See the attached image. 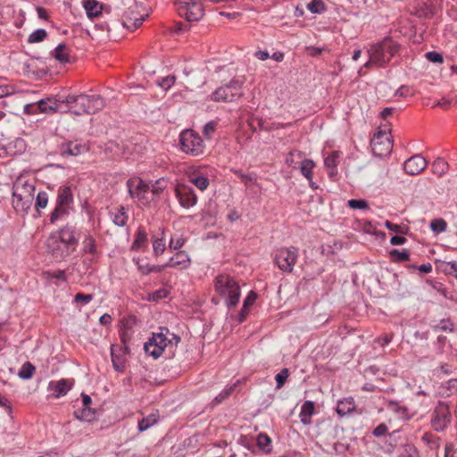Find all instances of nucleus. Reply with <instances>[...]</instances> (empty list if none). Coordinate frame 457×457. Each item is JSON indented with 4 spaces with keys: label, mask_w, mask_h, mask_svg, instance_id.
Instances as JSON below:
<instances>
[{
    "label": "nucleus",
    "mask_w": 457,
    "mask_h": 457,
    "mask_svg": "<svg viewBox=\"0 0 457 457\" xmlns=\"http://www.w3.org/2000/svg\"><path fill=\"white\" fill-rule=\"evenodd\" d=\"M67 111L75 115L95 114L104 107V100L99 95H68Z\"/></svg>",
    "instance_id": "nucleus-1"
},
{
    "label": "nucleus",
    "mask_w": 457,
    "mask_h": 457,
    "mask_svg": "<svg viewBox=\"0 0 457 457\" xmlns=\"http://www.w3.org/2000/svg\"><path fill=\"white\" fill-rule=\"evenodd\" d=\"M159 333H153L152 337L145 343L144 349L146 354L154 359L160 357L166 347L177 345L180 342V337L170 333L167 328H160Z\"/></svg>",
    "instance_id": "nucleus-2"
},
{
    "label": "nucleus",
    "mask_w": 457,
    "mask_h": 457,
    "mask_svg": "<svg viewBox=\"0 0 457 457\" xmlns=\"http://www.w3.org/2000/svg\"><path fill=\"white\" fill-rule=\"evenodd\" d=\"M399 50L400 45L391 37H386L383 40L372 44L368 49V54H373L377 67L386 68Z\"/></svg>",
    "instance_id": "nucleus-3"
},
{
    "label": "nucleus",
    "mask_w": 457,
    "mask_h": 457,
    "mask_svg": "<svg viewBox=\"0 0 457 457\" xmlns=\"http://www.w3.org/2000/svg\"><path fill=\"white\" fill-rule=\"evenodd\" d=\"M216 291L226 297V303L228 308L237 305L240 299V287L237 281L229 275L220 274L214 280Z\"/></svg>",
    "instance_id": "nucleus-4"
},
{
    "label": "nucleus",
    "mask_w": 457,
    "mask_h": 457,
    "mask_svg": "<svg viewBox=\"0 0 457 457\" xmlns=\"http://www.w3.org/2000/svg\"><path fill=\"white\" fill-rule=\"evenodd\" d=\"M180 150L191 156H199L205 151V144L198 133L193 129H184L179 135Z\"/></svg>",
    "instance_id": "nucleus-5"
},
{
    "label": "nucleus",
    "mask_w": 457,
    "mask_h": 457,
    "mask_svg": "<svg viewBox=\"0 0 457 457\" xmlns=\"http://www.w3.org/2000/svg\"><path fill=\"white\" fill-rule=\"evenodd\" d=\"M245 80L232 79L228 84L218 87L211 96L214 102H234L243 96L242 86Z\"/></svg>",
    "instance_id": "nucleus-6"
},
{
    "label": "nucleus",
    "mask_w": 457,
    "mask_h": 457,
    "mask_svg": "<svg viewBox=\"0 0 457 457\" xmlns=\"http://www.w3.org/2000/svg\"><path fill=\"white\" fill-rule=\"evenodd\" d=\"M298 257V250L295 247H282L274 253L275 264L283 271L292 272Z\"/></svg>",
    "instance_id": "nucleus-7"
},
{
    "label": "nucleus",
    "mask_w": 457,
    "mask_h": 457,
    "mask_svg": "<svg viewBox=\"0 0 457 457\" xmlns=\"http://www.w3.org/2000/svg\"><path fill=\"white\" fill-rule=\"evenodd\" d=\"M178 12L184 16L187 21H198L204 14V5L201 0H179Z\"/></svg>",
    "instance_id": "nucleus-8"
},
{
    "label": "nucleus",
    "mask_w": 457,
    "mask_h": 457,
    "mask_svg": "<svg viewBox=\"0 0 457 457\" xmlns=\"http://www.w3.org/2000/svg\"><path fill=\"white\" fill-rule=\"evenodd\" d=\"M58 233L60 242L65 246V250L62 251L61 257H67L76 250L79 243V234L75 227L71 225L64 226Z\"/></svg>",
    "instance_id": "nucleus-9"
},
{
    "label": "nucleus",
    "mask_w": 457,
    "mask_h": 457,
    "mask_svg": "<svg viewBox=\"0 0 457 457\" xmlns=\"http://www.w3.org/2000/svg\"><path fill=\"white\" fill-rule=\"evenodd\" d=\"M370 147L375 155L386 156L393 149V141L385 131H378L370 140Z\"/></svg>",
    "instance_id": "nucleus-10"
},
{
    "label": "nucleus",
    "mask_w": 457,
    "mask_h": 457,
    "mask_svg": "<svg viewBox=\"0 0 457 457\" xmlns=\"http://www.w3.org/2000/svg\"><path fill=\"white\" fill-rule=\"evenodd\" d=\"M175 196L179 200L180 206L186 209L195 206L198 201L194 188L182 183L175 187Z\"/></svg>",
    "instance_id": "nucleus-11"
},
{
    "label": "nucleus",
    "mask_w": 457,
    "mask_h": 457,
    "mask_svg": "<svg viewBox=\"0 0 457 457\" xmlns=\"http://www.w3.org/2000/svg\"><path fill=\"white\" fill-rule=\"evenodd\" d=\"M451 413L447 405L439 403L433 411L431 423L435 428H446L450 424Z\"/></svg>",
    "instance_id": "nucleus-12"
},
{
    "label": "nucleus",
    "mask_w": 457,
    "mask_h": 457,
    "mask_svg": "<svg viewBox=\"0 0 457 457\" xmlns=\"http://www.w3.org/2000/svg\"><path fill=\"white\" fill-rule=\"evenodd\" d=\"M428 166L427 160L421 154H414L403 164L404 171L411 176L421 173Z\"/></svg>",
    "instance_id": "nucleus-13"
},
{
    "label": "nucleus",
    "mask_w": 457,
    "mask_h": 457,
    "mask_svg": "<svg viewBox=\"0 0 457 457\" xmlns=\"http://www.w3.org/2000/svg\"><path fill=\"white\" fill-rule=\"evenodd\" d=\"M86 151H87L86 145L77 140L68 141L60 145V154L62 156H78Z\"/></svg>",
    "instance_id": "nucleus-14"
},
{
    "label": "nucleus",
    "mask_w": 457,
    "mask_h": 457,
    "mask_svg": "<svg viewBox=\"0 0 457 457\" xmlns=\"http://www.w3.org/2000/svg\"><path fill=\"white\" fill-rule=\"evenodd\" d=\"M136 318L130 317L127 320L126 322L122 324L121 328L120 329V338L122 343V352L124 354L129 353V343L130 342L133 335V331L131 328V324L135 323Z\"/></svg>",
    "instance_id": "nucleus-15"
},
{
    "label": "nucleus",
    "mask_w": 457,
    "mask_h": 457,
    "mask_svg": "<svg viewBox=\"0 0 457 457\" xmlns=\"http://www.w3.org/2000/svg\"><path fill=\"white\" fill-rule=\"evenodd\" d=\"M73 379L62 378L56 382L51 381L48 389L53 392L54 397L65 395L73 386Z\"/></svg>",
    "instance_id": "nucleus-16"
},
{
    "label": "nucleus",
    "mask_w": 457,
    "mask_h": 457,
    "mask_svg": "<svg viewBox=\"0 0 457 457\" xmlns=\"http://www.w3.org/2000/svg\"><path fill=\"white\" fill-rule=\"evenodd\" d=\"M127 187L131 197H137L141 200V195L148 192L149 186L141 179H129L127 181Z\"/></svg>",
    "instance_id": "nucleus-17"
},
{
    "label": "nucleus",
    "mask_w": 457,
    "mask_h": 457,
    "mask_svg": "<svg viewBox=\"0 0 457 457\" xmlns=\"http://www.w3.org/2000/svg\"><path fill=\"white\" fill-rule=\"evenodd\" d=\"M35 186L26 180L19 178L15 180L12 186V197H17L19 195H32L34 196Z\"/></svg>",
    "instance_id": "nucleus-18"
},
{
    "label": "nucleus",
    "mask_w": 457,
    "mask_h": 457,
    "mask_svg": "<svg viewBox=\"0 0 457 457\" xmlns=\"http://www.w3.org/2000/svg\"><path fill=\"white\" fill-rule=\"evenodd\" d=\"M451 349L447 337L442 335H438L436 340L432 344V356H441L445 353Z\"/></svg>",
    "instance_id": "nucleus-19"
},
{
    "label": "nucleus",
    "mask_w": 457,
    "mask_h": 457,
    "mask_svg": "<svg viewBox=\"0 0 457 457\" xmlns=\"http://www.w3.org/2000/svg\"><path fill=\"white\" fill-rule=\"evenodd\" d=\"M73 203V195L71 187L64 186L58 189V195L56 204L62 206L71 208V204Z\"/></svg>",
    "instance_id": "nucleus-20"
},
{
    "label": "nucleus",
    "mask_w": 457,
    "mask_h": 457,
    "mask_svg": "<svg viewBox=\"0 0 457 457\" xmlns=\"http://www.w3.org/2000/svg\"><path fill=\"white\" fill-rule=\"evenodd\" d=\"M386 409L395 413L400 420H409V409L406 406L400 405L399 403L395 401H388L386 403Z\"/></svg>",
    "instance_id": "nucleus-21"
},
{
    "label": "nucleus",
    "mask_w": 457,
    "mask_h": 457,
    "mask_svg": "<svg viewBox=\"0 0 457 457\" xmlns=\"http://www.w3.org/2000/svg\"><path fill=\"white\" fill-rule=\"evenodd\" d=\"M66 100L68 99V96H64L62 95H56L53 97H47V101L49 103L48 106H51L54 109V113L57 112H68L66 107Z\"/></svg>",
    "instance_id": "nucleus-22"
},
{
    "label": "nucleus",
    "mask_w": 457,
    "mask_h": 457,
    "mask_svg": "<svg viewBox=\"0 0 457 457\" xmlns=\"http://www.w3.org/2000/svg\"><path fill=\"white\" fill-rule=\"evenodd\" d=\"M355 410V403L353 401V398H345L342 400H339L337 402V412L340 417H343Z\"/></svg>",
    "instance_id": "nucleus-23"
},
{
    "label": "nucleus",
    "mask_w": 457,
    "mask_h": 457,
    "mask_svg": "<svg viewBox=\"0 0 457 457\" xmlns=\"http://www.w3.org/2000/svg\"><path fill=\"white\" fill-rule=\"evenodd\" d=\"M34 196L32 195H24L17 197H12V205L16 210L28 211L33 202Z\"/></svg>",
    "instance_id": "nucleus-24"
},
{
    "label": "nucleus",
    "mask_w": 457,
    "mask_h": 457,
    "mask_svg": "<svg viewBox=\"0 0 457 457\" xmlns=\"http://www.w3.org/2000/svg\"><path fill=\"white\" fill-rule=\"evenodd\" d=\"M54 57L62 64L71 62L70 49L66 44H59L54 50Z\"/></svg>",
    "instance_id": "nucleus-25"
},
{
    "label": "nucleus",
    "mask_w": 457,
    "mask_h": 457,
    "mask_svg": "<svg viewBox=\"0 0 457 457\" xmlns=\"http://www.w3.org/2000/svg\"><path fill=\"white\" fill-rule=\"evenodd\" d=\"M315 406L314 403L312 401H305L300 411V419L303 425H309L311 423V418L314 413Z\"/></svg>",
    "instance_id": "nucleus-26"
},
{
    "label": "nucleus",
    "mask_w": 457,
    "mask_h": 457,
    "mask_svg": "<svg viewBox=\"0 0 457 457\" xmlns=\"http://www.w3.org/2000/svg\"><path fill=\"white\" fill-rule=\"evenodd\" d=\"M147 245V234L143 227H139L136 232L134 242L131 245L132 251H138Z\"/></svg>",
    "instance_id": "nucleus-27"
},
{
    "label": "nucleus",
    "mask_w": 457,
    "mask_h": 457,
    "mask_svg": "<svg viewBox=\"0 0 457 457\" xmlns=\"http://www.w3.org/2000/svg\"><path fill=\"white\" fill-rule=\"evenodd\" d=\"M84 8L89 18L97 17L102 13L103 5L96 0H85L83 2Z\"/></svg>",
    "instance_id": "nucleus-28"
},
{
    "label": "nucleus",
    "mask_w": 457,
    "mask_h": 457,
    "mask_svg": "<svg viewBox=\"0 0 457 457\" xmlns=\"http://www.w3.org/2000/svg\"><path fill=\"white\" fill-rule=\"evenodd\" d=\"M163 234H164V230L162 229V237H158L156 236L152 237L153 253L156 257L163 254V253L166 249L165 239H164Z\"/></svg>",
    "instance_id": "nucleus-29"
},
{
    "label": "nucleus",
    "mask_w": 457,
    "mask_h": 457,
    "mask_svg": "<svg viewBox=\"0 0 457 457\" xmlns=\"http://www.w3.org/2000/svg\"><path fill=\"white\" fill-rule=\"evenodd\" d=\"M271 438L265 433H260L256 438L259 449L264 453H270L272 450Z\"/></svg>",
    "instance_id": "nucleus-30"
},
{
    "label": "nucleus",
    "mask_w": 457,
    "mask_h": 457,
    "mask_svg": "<svg viewBox=\"0 0 457 457\" xmlns=\"http://www.w3.org/2000/svg\"><path fill=\"white\" fill-rule=\"evenodd\" d=\"M431 169L434 174L442 177L447 172L449 164L443 158L438 157L433 162Z\"/></svg>",
    "instance_id": "nucleus-31"
},
{
    "label": "nucleus",
    "mask_w": 457,
    "mask_h": 457,
    "mask_svg": "<svg viewBox=\"0 0 457 457\" xmlns=\"http://www.w3.org/2000/svg\"><path fill=\"white\" fill-rule=\"evenodd\" d=\"M188 179L202 191L205 190L210 184L208 178L200 174H191L189 175Z\"/></svg>",
    "instance_id": "nucleus-32"
},
{
    "label": "nucleus",
    "mask_w": 457,
    "mask_h": 457,
    "mask_svg": "<svg viewBox=\"0 0 457 457\" xmlns=\"http://www.w3.org/2000/svg\"><path fill=\"white\" fill-rule=\"evenodd\" d=\"M315 167V162L311 159H304L301 162L299 169L303 177H305L308 180L312 179L313 168Z\"/></svg>",
    "instance_id": "nucleus-33"
},
{
    "label": "nucleus",
    "mask_w": 457,
    "mask_h": 457,
    "mask_svg": "<svg viewBox=\"0 0 457 457\" xmlns=\"http://www.w3.org/2000/svg\"><path fill=\"white\" fill-rule=\"evenodd\" d=\"M82 403L83 410L81 414V419L86 420H90L93 418L94 412H91L89 405L92 403V399L88 395L82 394Z\"/></svg>",
    "instance_id": "nucleus-34"
},
{
    "label": "nucleus",
    "mask_w": 457,
    "mask_h": 457,
    "mask_svg": "<svg viewBox=\"0 0 457 457\" xmlns=\"http://www.w3.org/2000/svg\"><path fill=\"white\" fill-rule=\"evenodd\" d=\"M83 253L96 255L97 253L96 239L91 235H87L83 242Z\"/></svg>",
    "instance_id": "nucleus-35"
},
{
    "label": "nucleus",
    "mask_w": 457,
    "mask_h": 457,
    "mask_svg": "<svg viewBox=\"0 0 457 457\" xmlns=\"http://www.w3.org/2000/svg\"><path fill=\"white\" fill-rule=\"evenodd\" d=\"M173 259L176 262L177 268L187 269L190 264V258L188 254L184 251L177 252L174 254Z\"/></svg>",
    "instance_id": "nucleus-36"
},
{
    "label": "nucleus",
    "mask_w": 457,
    "mask_h": 457,
    "mask_svg": "<svg viewBox=\"0 0 457 457\" xmlns=\"http://www.w3.org/2000/svg\"><path fill=\"white\" fill-rule=\"evenodd\" d=\"M70 212V208L66 206H62L56 204L54 209L50 214V222L55 223L62 217L68 215Z\"/></svg>",
    "instance_id": "nucleus-37"
},
{
    "label": "nucleus",
    "mask_w": 457,
    "mask_h": 457,
    "mask_svg": "<svg viewBox=\"0 0 457 457\" xmlns=\"http://www.w3.org/2000/svg\"><path fill=\"white\" fill-rule=\"evenodd\" d=\"M389 256L394 262H403L410 260V253L406 249L402 252L398 249H392L389 252Z\"/></svg>",
    "instance_id": "nucleus-38"
},
{
    "label": "nucleus",
    "mask_w": 457,
    "mask_h": 457,
    "mask_svg": "<svg viewBox=\"0 0 457 457\" xmlns=\"http://www.w3.org/2000/svg\"><path fill=\"white\" fill-rule=\"evenodd\" d=\"M35 370V366L31 362L26 361L20 369L18 376L22 379H29L32 378Z\"/></svg>",
    "instance_id": "nucleus-39"
},
{
    "label": "nucleus",
    "mask_w": 457,
    "mask_h": 457,
    "mask_svg": "<svg viewBox=\"0 0 457 457\" xmlns=\"http://www.w3.org/2000/svg\"><path fill=\"white\" fill-rule=\"evenodd\" d=\"M128 219L125 208L120 206L118 212L113 214L112 221L119 227H124L127 224Z\"/></svg>",
    "instance_id": "nucleus-40"
},
{
    "label": "nucleus",
    "mask_w": 457,
    "mask_h": 457,
    "mask_svg": "<svg viewBox=\"0 0 457 457\" xmlns=\"http://www.w3.org/2000/svg\"><path fill=\"white\" fill-rule=\"evenodd\" d=\"M157 421L158 415L155 413H151L146 418H143L141 420H138L137 428H150L155 425Z\"/></svg>",
    "instance_id": "nucleus-41"
},
{
    "label": "nucleus",
    "mask_w": 457,
    "mask_h": 457,
    "mask_svg": "<svg viewBox=\"0 0 457 457\" xmlns=\"http://www.w3.org/2000/svg\"><path fill=\"white\" fill-rule=\"evenodd\" d=\"M47 37V32L44 29H37L32 32L28 38V42L30 44L39 43L44 41Z\"/></svg>",
    "instance_id": "nucleus-42"
},
{
    "label": "nucleus",
    "mask_w": 457,
    "mask_h": 457,
    "mask_svg": "<svg viewBox=\"0 0 457 457\" xmlns=\"http://www.w3.org/2000/svg\"><path fill=\"white\" fill-rule=\"evenodd\" d=\"M442 270L447 274L453 276L457 278V262L456 261H451V262H443L441 265Z\"/></svg>",
    "instance_id": "nucleus-43"
},
{
    "label": "nucleus",
    "mask_w": 457,
    "mask_h": 457,
    "mask_svg": "<svg viewBox=\"0 0 457 457\" xmlns=\"http://www.w3.org/2000/svg\"><path fill=\"white\" fill-rule=\"evenodd\" d=\"M430 228L434 233L439 234L446 230L447 223L444 219H434L430 222Z\"/></svg>",
    "instance_id": "nucleus-44"
},
{
    "label": "nucleus",
    "mask_w": 457,
    "mask_h": 457,
    "mask_svg": "<svg viewBox=\"0 0 457 457\" xmlns=\"http://www.w3.org/2000/svg\"><path fill=\"white\" fill-rule=\"evenodd\" d=\"M48 204V195L45 191H40L37 193L36 198L35 208L37 212H39L40 209H44L46 207Z\"/></svg>",
    "instance_id": "nucleus-45"
},
{
    "label": "nucleus",
    "mask_w": 457,
    "mask_h": 457,
    "mask_svg": "<svg viewBox=\"0 0 457 457\" xmlns=\"http://www.w3.org/2000/svg\"><path fill=\"white\" fill-rule=\"evenodd\" d=\"M48 105L47 98L39 100L36 103L37 113H54V109Z\"/></svg>",
    "instance_id": "nucleus-46"
},
{
    "label": "nucleus",
    "mask_w": 457,
    "mask_h": 457,
    "mask_svg": "<svg viewBox=\"0 0 457 457\" xmlns=\"http://www.w3.org/2000/svg\"><path fill=\"white\" fill-rule=\"evenodd\" d=\"M307 9L312 13H321L326 10V7L321 0H312L307 5Z\"/></svg>",
    "instance_id": "nucleus-47"
},
{
    "label": "nucleus",
    "mask_w": 457,
    "mask_h": 457,
    "mask_svg": "<svg viewBox=\"0 0 457 457\" xmlns=\"http://www.w3.org/2000/svg\"><path fill=\"white\" fill-rule=\"evenodd\" d=\"M170 294V291L166 288H160L148 294V300L152 302H158L162 299L166 298Z\"/></svg>",
    "instance_id": "nucleus-48"
},
{
    "label": "nucleus",
    "mask_w": 457,
    "mask_h": 457,
    "mask_svg": "<svg viewBox=\"0 0 457 457\" xmlns=\"http://www.w3.org/2000/svg\"><path fill=\"white\" fill-rule=\"evenodd\" d=\"M289 376V370L287 368H283L276 376V388L280 389L286 383Z\"/></svg>",
    "instance_id": "nucleus-49"
},
{
    "label": "nucleus",
    "mask_w": 457,
    "mask_h": 457,
    "mask_svg": "<svg viewBox=\"0 0 457 457\" xmlns=\"http://www.w3.org/2000/svg\"><path fill=\"white\" fill-rule=\"evenodd\" d=\"M347 205L352 209L368 210L370 209L369 203L364 199H351L348 201Z\"/></svg>",
    "instance_id": "nucleus-50"
},
{
    "label": "nucleus",
    "mask_w": 457,
    "mask_h": 457,
    "mask_svg": "<svg viewBox=\"0 0 457 457\" xmlns=\"http://www.w3.org/2000/svg\"><path fill=\"white\" fill-rule=\"evenodd\" d=\"M338 157L339 154L337 151L332 152L328 156H327L324 160V165L328 169H334L337 167L338 164Z\"/></svg>",
    "instance_id": "nucleus-51"
},
{
    "label": "nucleus",
    "mask_w": 457,
    "mask_h": 457,
    "mask_svg": "<svg viewBox=\"0 0 457 457\" xmlns=\"http://www.w3.org/2000/svg\"><path fill=\"white\" fill-rule=\"evenodd\" d=\"M434 331H449L453 330V323L450 320H442L437 325L433 327Z\"/></svg>",
    "instance_id": "nucleus-52"
},
{
    "label": "nucleus",
    "mask_w": 457,
    "mask_h": 457,
    "mask_svg": "<svg viewBox=\"0 0 457 457\" xmlns=\"http://www.w3.org/2000/svg\"><path fill=\"white\" fill-rule=\"evenodd\" d=\"M217 122L211 120L207 122L203 128V134L207 139H211L214 131L216 130Z\"/></svg>",
    "instance_id": "nucleus-53"
},
{
    "label": "nucleus",
    "mask_w": 457,
    "mask_h": 457,
    "mask_svg": "<svg viewBox=\"0 0 457 457\" xmlns=\"http://www.w3.org/2000/svg\"><path fill=\"white\" fill-rule=\"evenodd\" d=\"M236 385L228 387V388H225L224 390H222L212 401V403L214 405H217V404H220V403H222L223 400H225L227 397H228V395H231V393L233 392L234 388H235Z\"/></svg>",
    "instance_id": "nucleus-54"
},
{
    "label": "nucleus",
    "mask_w": 457,
    "mask_h": 457,
    "mask_svg": "<svg viewBox=\"0 0 457 457\" xmlns=\"http://www.w3.org/2000/svg\"><path fill=\"white\" fill-rule=\"evenodd\" d=\"M176 77L174 75H169L167 77L162 78L161 81H158V85L164 90H168L171 87V86L174 85Z\"/></svg>",
    "instance_id": "nucleus-55"
},
{
    "label": "nucleus",
    "mask_w": 457,
    "mask_h": 457,
    "mask_svg": "<svg viewBox=\"0 0 457 457\" xmlns=\"http://www.w3.org/2000/svg\"><path fill=\"white\" fill-rule=\"evenodd\" d=\"M93 299V295L78 293L74 296V302L82 305L87 304Z\"/></svg>",
    "instance_id": "nucleus-56"
},
{
    "label": "nucleus",
    "mask_w": 457,
    "mask_h": 457,
    "mask_svg": "<svg viewBox=\"0 0 457 457\" xmlns=\"http://www.w3.org/2000/svg\"><path fill=\"white\" fill-rule=\"evenodd\" d=\"M426 58L434 63H443L444 62V57L443 55L436 51L428 52L425 54Z\"/></svg>",
    "instance_id": "nucleus-57"
},
{
    "label": "nucleus",
    "mask_w": 457,
    "mask_h": 457,
    "mask_svg": "<svg viewBox=\"0 0 457 457\" xmlns=\"http://www.w3.org/2000/svg\"><path fill=\"white\" fill-rule=\"evenodd\" d=\"M257 298V294L254 291H250L243 303V311H246L252 306Z\"/></svg>",
    "instance_id": "nucleus-58"
},
{
    "label": "nucleus",
    "mask_w": 457,
    "mask_h": 457,
    "mask_svg": "<svg viewBox=\"0 0 457 457\" xmlns=\"http://www.w3.org/2000/svg\"><path fill=\"white\" fill-rule=\"evenodd\" d=\"M166 187V182L163 179H160L155 181V183L152 186V192L154 195H160L162 193L164 188Z\"/></svg>",
    "instance_id": "nucleus-59"
},
{
    "label": "nucleus",
    "mask_w": 457,
    "mask_h": 457,
    "mask_svg": "<svg viewBox=\"0 0 457 457\" xmlns=\"http://www.w3.org/2000/svg\"><path fill=\"white\" fill-rule=\"evenodd\" d=\"M114 345L112 346L111 349V355H112V361L113 364V367L116 370H120L123 367L122 361L120 360V357L115 353L114 352Z\"/></svg>",
    "instance_id": "nucleus-60"
},
{
    "label": "nucleus",
    "mask_w": 457,
    "mask_h": 457,
    "mask_svg": "<svg viewBox=\"0 0 457 457\" xmlns=\"http://www.w3.org/2000/svg\"><path fill=\"white\" fill-rule=\"evenodd\" d=\"M395 96H401V97H406L408 96H413L412 89L409 86H401L395 93Z\"/></svg>",
    "instance_id": "nucleus-61"
},
{
    "label": "nucleus",
    "mask_w": 457,
    "mask_h": 457,
    "mask_svg": "<svg viewBox=\"0 0 457 457\" xmlns=\"http://www.w3.org/2000/svg\"><path fill=\"white\" fill-rule=\"evenodd\" d=\"M234 174L237 175L243 183H245L246 186L248 185V182L253 181L254 178L250 174H245L240 170H233Z\"/></svg>",
    "instance_id": "nucleus-62"
},
{
    "label": "nucleus",
    "mask_w": 457,
    "mask_h": 457,
    "mask_svg": "<svg viewBox=\"0 0 457 457\" xmlns=\"http://www.w3.org/2000/svg\"><path fill=\"white\" fill-rule=\"evenodd\" d=\"M185 244V239L183 237H178L177 239L171 238L170 241V248L174 250L180 249Z\"/></svg>",
    "instance_id": "nucleus-63"
},
{
    "label": "nucleus",
    "mask_w": 457,
    "mask_h": 457,
    "mask_svg": "<svg viewBox=\"0 0 457 457\" xmlns=\"http://www.w3.org/2000/svg\"><path fill=\"white\" fill-rule=\"evenodd\" d=\"M135 262L137 266V270H139L140 273H142L143 275H148L151 273L150 269L152 265H150L149 263H141L139 260Z\"/></svg>",
    "instance_id": "nucleus-64"
}]
</instances>
